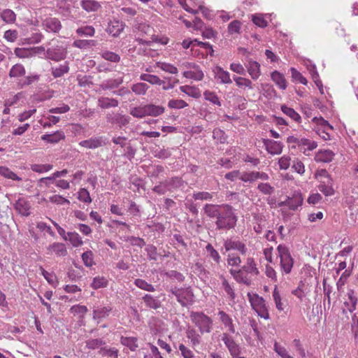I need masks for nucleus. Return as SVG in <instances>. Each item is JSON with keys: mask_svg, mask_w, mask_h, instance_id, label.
I'll return each instance as SVG.
<instances>
[{"mask_svg": "<svg viewBox=\"0 0 358 358\" xmlns=\"http://www.w3.org/2000/svg\"><path fill=\"white\" fill-rule=\"evenodd\" d=\"M204 213L210 218H216L217 230L234 229L238 220L234 208L229 204L215 205L207 203L203 207Z\"/></svg>", "mask_w": 358, "mask_h": 358, "instance_id": "f257e3e1", "label": "nucleus"}, {"mask_svg": "<svg viewBox=\"0 0 358 358\" xmlns=\"http://www.w3.org/2000/svg\"><path fill=\"white\" fill-rule=\"evenodd\" d=\"M229 273L238 283L250 286L252 276L258 275L259 271L255 259L252 257H248L243 266L238 269L231 268Z\"/></svg>", "mask_w": 358, "mask_h": 358, "instance_id": "f03ea898", "label": "nucleus"}, {"mask_svg": "<svg viewBox=\"0 0 358 358\" xmlns=\"http://www.w3.org/2000/svg\"><path fill=\"white\" fill-rule=\"evenodd\" d=\"M189 317L192 323L198 327L201 334L210 333L212 331L213 320L203 312L192 311Z\"/></svg>", "mask_w": 358, "mask_h": 358, "instance_id": "7ed1b4c3", "label": "nucleus"}, {"mask_svg": "<svg viewBox=\"0 0 358 358\" xmlns=\"http://www.w3.org/2000/svg\"><path fill=\"white\" fill-rule=\"evenodd\" d=\"M278 257L280 258V265L281 271L285 273H291L294 265V259L292 258L289 248L283 244H280L277 247Z\"/></svg>", "mask_w": 358, "mask_h": 358, "instance_id": "20e7f679", "label": "nucleus"}, {"mask_svg": "<svg viewBox=\"0 0 358 358\" xmlns=\"http://www.w3.org/2000/svg\"><path fill=\"white\" fill-rule=\"evenodd\" d=\"M247 296L252 309L255 310L258 316L265 320H268L269 313L265 300L257 294H251L248 292Z\"/></svg>", "mask_w": 358, "mask_h": 358, "instance_id": "39448f33", "label": "nucleus"}, {"mask_svg": "<svg viewBox=\"0 0 358 358\" xmlns=\"http://www.w3.org/2000/svg\"><path fill=\"white\" fill-rule=\"evenodd\" d=\"M183 185L182 180L179 177H173L161 182L153 187L152 190L158 194L163 195L167 192H172Z\"/></svg>", "mask_w": 358, "mask_h": 358, "instance_id": "423d86ee", "label": "nucleus"}, {"mask_svg": "<svg viewBox=\"0 0 358 358\" xmlns=\"http://www.w3.org/2000/svg\"><path fill=\"white\" fill-rule=\"evenodd\" d=\"M67 55L66 48L62 45H57L49 48L45 52L46 58L59 62L64 59Z\"/></svg>", "mask_w": 358, "mask_h": 358, "instance_id": "0eeeda50", "label": "nucleus"}, {"mask_svg": "<svg viewBox=\"0 0 358 358\" xmlns=\"http://www.w3.org/2000/svg\"><path fill=\"white\" fill-rule=\"evenodd\" d=\"M222 341L227 348L230 355L233 358L238 357L241 351L240 346L235 342L234 338L228 334L223 333L222 335Z\"/></svg>", "mask_w": 358, "mask_h": 358, "instance_id": "6e6552de", "label": "nucleus"}, {"mask_svg": "<svg viewBox=\"0 0 358 358\" xmlns=\"http://www.w3.org/2000/svg\"><path fill=\"white\" fill-rule=\"evenodd\" d=\"M106 121L112 124H117L120 127L129 124L131 117L120 113H108L106 115Z\"/></svg>", "mask_w": 358, "mask_h": 358, "instance_id": "1a4fd4ad", "label": "nucleus"}, {"mask_svg": "<svg viewBox=\"0 0 358 358\" xmlns=\"http://www.w3.org/2000/svg\"><path fill=\"white\" fill-rule=\"evenodd\" d=\"M224 247L227 252L230 250H237L241 255H245L248 249L246 245L240 241L227 238L224 242Z\"/></svg>", "mask_w": 358, "mask_h": 358, "instance_id": "9d476101", "label": "nucleus"}, {"mask_svg": "<svg viewBox=\"0 0 358 358\" xmlns=\"http://www.w3.org/2000/svg\"><path fill=\"white\" fill-rule=\"evenodd\" d=\"M194 293L190 287L181 288L180 292V298H178L177 301L183 307H187L192 305L194 302Z\"/></svg>", "mask_w": 358, "mask_h": 358, "instance_id": "9b49d317", "label": "nucleus"}, {"mask_svg": "<svg viewBox=\"0 0 358 358\" xmlns=\"http://www.w3.org/2000/svg\"><path fill=\"white\" fill-rule=\"evenodd\" d=\"M15 210L21 215L27 217L31 214V204L24 198H19L13 204Z\"/></svg>", "mask_w": 358, "mask_h": 358, "instance_id": "f8f14e48", "label": "nucleus"}, {"mask_svg": "<svg viewBox=\"0 0 358 358\" xmlns=\"http://www.w3.org/2000/svg\"><path fill=\"white\" fill-rule=\"evenodd\" d=\"M125 23L119 20L114 19L108 22L106 31L113 37H117L124 30Z\"/></svg>", "mask_w": 358, "mask_h": 358, "instance_id": "ddd939ff", "label": "nucleus"}, {"mask_svg": "<svg viewBox=\"0 0 358 358\" xmlns=\"http://www.w3.org/2000/svg\"><path fill=\"white\" fill-rule=\"evenodd\" d=\"M79 145L88 149H96L106 145V142L104 137L99 136L82 141L79 143Z\"/></svg>", "mask_w": 358, "mask_h": 358, "instance_id": "4468645a", "label": "nucleus"}, {"mask_svg": "<svg viewBox=\"0 0 358 358\" xmlns=\"http://www.w3.org/2000/svg\"><path fill=\"white\" fill-rule=\"evenodd\" d=\"M263 143L266 151L272 155H280L282 151L283 144L280 141L264 138Z\"/></svg>", "mask_w": 358, "mask_h": 358, "instance_id": "2eb2a0df", "label": "nucleus"}, {"mask_svg": "<svg viewBox=\"0 0 358 358\" xmlns=\"http://www.w3.org/2000/svg\"><path fill=\"white\" fill-rule=\"evenodd\" d=\"M317 147V143L316 141L306 138H301L298 145L300 151L306 156H309L310 152L315 150Z\"/></svg>", "mask_w": 358, "mask_h": 358, "instance_id": "dca6fc26", "label": "nucleus"}, {"mask_svg": "<svg viewBox=\"0 0 358 358\" xmlns=\"http://www.w3.org/2000/svg\"><path fill=\"white\" fill-rule=\"evenodd\" d=\"M335 157V153L330 150H320L315 155L314 159L316 162H331Z\"/></svg>", "mask_w": 358, "mask_h": 358, "instance_id": "f3484780", "label": "nucleus"}, {"mask_svg": "<svg viewBox=\"0 0 358 358\" xmlns=\"http://www.w3.org/2000/svg\"><path fill=\"white\" fill-rule=\"evenodd\" d=\"M43 25L46 30L54 33L59 32L62 26L59 19L56 17H48L43 22Z\"/></svg>", "mask_w": 358, "mask_h": 358, "instance_id": "a211bd4d", "label": "nucleus"}, {"mask_svg": "<svg viewBox=\"0 0 358 358\" xmlns=\"http://www.w3.org/2000/svg\"><path fill=\"white\" fill-rule=\"evenodd\" d=\"M147 308L157 310L162 306V302L159 296H154L152 294H146L142 297Z\"/></svg>", "mask_w": 358, "mask_h": 358, "instance_id": "6ab92c4d", "label": "nucleus"}, {"mask_svg": "<svg viewBox=\"0 0 358 358\" xmlns=\"http://www.w3.org/2000/svg\"><path fill=\"white\" fill-rule=\"evenodd\" d=\"M246 68L252 79L257 80L260 76V64L257 62L248 59Z\"/></svg>", "mask_w": 358, "mask_h": 358, "instance_id": "aec40b11", "label": "nucleus"}, {"mask_svg": "<svg viewBox=\"0 0 358 358\" xmlns=\"http://www.w3.org/2000/svg\"><path fill=\"white\" fill-rule=\"evenodd\" d=\"M213 72L215 75V78L217 80H220L221 83L231 84L232 83V80L230 78L229 73L227 71H224L222 67L215 66L213 69Z\"/></svg>", "mask_w": 358, "mask_h": 358, "instance_id": "412c9836", "label": "nucleus"}, {"mask_svg": "<svg viewBox=\"0 0 358 358\" xmlns=\"http://www.w3.org/2000/svg\"><path fill=\"white\" fill-rule=\"evenodd\" d=\"M318 189L327 196L334 195L335 191L333 188L332 178H328L327 180H320Z\"/></svg>", "mask_w": 358, "mask_h": 358, "instance_id": "4be33fe9", "label": "nucleus"}, {"mask_svg": "<svg viewBox=\"0 0 358 358\" xmlns=\"http://www.w3.org/2000/svg\"><path fill=\"white\" fill-rule=\"evenodd\" d=\"M217 315L221 322L224 325L225 328H227L230 333L234 334L236 329L231 317L223 310H220Z\"/></svg>", "mask_w": 358, "mask_h": 358, "instance_id": "5701e85b", "label": "nucleus"}, {"mask_svg": "<svg viewBox=\"0 0 358 358\" xmlns=\"http://www.w3.org/2000/svg\"><path fill=\"white\" fill-rule=\"evenodd\" d=\"M98 106L101 109H108L118 106L119 101L113 98L101 96L98 99Z\"/></svg>", "mask_w": 358, "mask_h": 358, "instance_id": "b1692460", "label": "nucleus"}, {"mask_svg": "<svg viewBox=\"0 0 358 358\" xmlns=\"http://www.w3.org/2000/svg\"><path fill=\"white\" fill-rule=\"evenodd\" d=\"M69 71V62H64L59 66L51 68V73L55 78H60Z\"/></svg>", "mask_w": 358, "mask_h": 358, "instance_id": "393cba45", "label": "nucleus"}, {"mask_svg": "<svg viewBox=\"0 0 358 358\" xmlns=\"http://www.w3.org/2000/svg\"><path fill=\"white\" fill-rule=\"evenodd\" d=\"M80 6L88 13L98 11L101 8V3L95 0H81Z\"/></svg>", "mask_w": 358, "mask_h": 358, "instance_id": "a878e982", "label": "nucleus"}, {"mask_svg": "<svg viewBox=\"0 0 358 358\" xmlns=\"http://www.w3.org/2000/svg\"><path fill=\"white\" fill-rule=\"evenodd\" d=\"M65 135L62 131H57L53 134H44L41 136V139L50 143H57L61 140L64 139Z\"/></svg>", "mask_w": 358, "mask_h": 358, "instance_id": "bb28decb", "label": "nucleus"}, {"mask_svg": "<svg viewBox=\"0 0 358 358\" xmlns=\"http://www.w3.org/2000/svg\"><path fill=\"white\" fill-rule=\"evenodd\" d=\"M123 83V78H117L115 79H108L105 80L99 85L102 90H113L117 88Z\"/></svg>", "mask_w": 358, "mask_h": 358, "instance_id": "cd10ccee", "label": "nucleus"}, {"mask_svg": "<svg viewBox=\"0 0 358 358\" xmlns=\"http://www.w3.org/2000/svg\"><path fill=\"white\" fill-rule=\"evenodd\" d=\"M165 108L162 106L155 104H146L145 112L146 116L157 117L164 113Z\"/></svg>", "mask_w": 358, "mask_h": 358, "instance_id": "c85d7f7f", "label": "nucleus"}, {"mask_svg": "<svg viewBox=\"0 0 358 358\" xmlns=\"http://www.w3.org/2000/svg\"><path fill=\"white\" fill-rule=\"evenodd\" d=\"M347 296L348 301L344 302V305L348 308V310L352 313L356 309L357 299L355 296V292L353 289H349L348 291Z\"/></svg>", "mask_w": 358, "mask_h": 358, "instance_id": "c756f323", "label": "nucleus"}, {"mask_svg": "<svg viewBox=\"0 0 358 358\" xmlns=\"http://www.w3.org/2000/svg\"><path fill=\"white\" fill-rule=\"evenodd\" d=\"M48 251L54 252L57 256H66L67 250L64 243H54L48 248Z\"/></svg>", "mask_w": 358, "mask_h": 358, "instance_id": "7c9ffc66", "label": "nucleus"}, {"mask_svg": "<svg viewBox=\"0 0 358 358\" xmlns=\"http://www.w3.org/2000/svg\"><path fill=\"white\" fill-rule=\"evenodd\" d=\"M288 207L290 210H295L303 203V198L300 194H294L292 197H287Z\"/></svg>", "mask_w": 358, "mask_h": 358, "instance_id": "2f4dec72", "label": "nucleus"}, {"mask_svg": "<svg viewBox=\"0 0 358 358\" xmlns=\"http://www.w3.org/2000/svg\"><path fill=\"white\" fill-rule=\"evenodd\" d=\"M271 79L282 90H285L287 87V83L285 79L284 76L278 72V71H275L271 73Z\"/></svg>", "mask_w": 358, "mask_h": 358, "instance_id": "473e14b6", "label": "nucleus"}, {"mask_svg": "<svg viewBox=\"0 0 358 358\" xmlns=\"http://www.w3.org/2000/svg\"><path fill=\"white\" fill-rule=\"evenodd\" d=\"M97 45L95 40L78 39L74 41L73 45L80 49H87Z\"/></svg>", "mask_w": 358, "mask_h": 358, "instance_id": "72a5a7b5", "label": "nucleus"}, {"mask_svg": "<svg viewBox=\"0 0 358 358\" xmlns=\"http://www.w3.org/2000/svg\"><path fill=\"white\" fill-rule=\"evenodd\" d=\"M1 19L7 24H13L16 20L15 13L10 9H4L0 14Z\"/></svg>", "mask_w": 358, "mask_h": 358, "instance_id": "f704fd0d", "label": "nucleus"}, {"mask_svg": "<svg viewBox=\"0 0 358 358\" xmlns=\"http://www.w3.org/2000/svg\"><path fill=\"white\" fill-rule=\"evenodd\" d=\"M187 338L190 340L193 347L196 346L201 343V336L196 332L194 329H188L186 332Z\"/></svg>", "mask_w": 358, "mask_h": 358, "instance_id": "c9c22d12", "label": "nucleus"}, {"mask_svg": "<svg viewBox=\"0 0 358 358\" xmlns=\"http://www.w3.org/2000/svg\"><path fill=\"white\" fill-rule=\"evenodd\" d=\"M183 76L186 78L193 79L194 80L200 81L203 80L204 75L200 68L194 71H185L183 72Z\"/></svg>", "mask_w": 358, "mask_h": 358, "instance_id": "e433bc0d", "label": "nucleus"}, {"mask_svg": "<svg viewBox=\"0 0 358 358\" xmlns=\"http://www.w3.org/2000/svg\"><path fill=\"white\" fill-rule=\"evenodd\" d=\"M140 79L152 85H162L164 84V81L155 75L143 73L140 76Z\"/></svg>", "mask_w": 358, "mask_h": 358, "instance_id": "4c0bfd02", "label": "nucleus"}, {"mask_svg": "<svg viewBox=\"0 0 358 358\" xmlns=\"http://www.w3.org/2000/svg\"><path fill=\"white\" fill-rule=\"evenodd\" d=\"M25 74V69L20 64H16L12 66L9 71V77L17 78L23 76Z\"/></svg>", "mask_w": 358, "mask_h": 358, "instance_id": "58836bf2", "label": "nucleus"}, {"mask_svg": "<svg viewBox=\"0 0 358 358\" xmlns=\"http://www.w3.org/2000/svg\"><path fill=\"white\" fill-rule=\"evenodd\" d=\"M120 343L129 348L131 351L136 350L138 348L137 338L136 337H124L120 338Z\"/></svg>", "mask_w": 358, "mask_h": 358, "instance_id": "ea45409f", "label": "nucleus"}, {"mask_svg": "<svg viewBox=\"0 0 358 358\" xmlns=\"http://www.w3.org/2000/svg\"><path fill=\"white\" fill-rule=\"evenodd\" d=\"M134 283L137 287H138L141 289L150 292H153L155 291L154 285H152L150 283H148L145 280L137 278L134 280Z\"/></svg>", "mask_w": 358, "mask_h": 358, "instance_id": "a19ab883", "label": "nucleus"}, {"mask_svg": "<svg viewBox=\"0 0 358 358\" xmlns=\"http://www.w3.org/2000/svg\"><path fill=\"white\" fill-rule=\"evenodd\" d=\"M110 311L111 308L110 307H97L93 310V317L94 319L104 318L109 315Z\"/></svg>", "mask_w": 358, "mask_h": 358, "instance_id": "79ce46f5", "label": "nucleus"}, {"mask_svg": "<svg viewBox=\"0 0 358 358\" xmlns=\"http://www.w3.org/2000/svg\"><path fill=\"white\" fill-rule=\"evenodd\" d=\"M281 110L284 114L289 117L291 119L294 120L295 122H299L301 120V116L299 114L296 112L293 108H289L285 105H282L281 106Z\"/></svg>", "mask_w": 358, "mask_h": 358, "instance_id": "37998d69", "label": "nucleus"}, {"mask_svg": "<svg viewBox=\"0 0 358 358\" xmlns=\"http://www.w3.org/2000/svg\"><path fill=\"white\" fill-rule=\"evenodd\" d=\"M0 176L13 180L20 181L22 178L17 176L14 172L5 166H0Z\"/></svg>", "mask_w": 358, "mask_h": 358, "instance_id": "c03bdc74", "label": "nucleus"}, {"mask_svg": "<svg viewBox=\"0 0 358 358\" xmlns=\"http://www.w3.org/2000/svg\"><path fill=\"white\" fill-rule=\"evenodd\" d=\"M15 55L19 58H29L33 57L31 48H16L14 50Z\"/></svg>", "mask_w": 358, "mask_h": 358, "instance_id": "a18cd8bd", "label": "nucleus"}, {"mask_svg": "<svg viewBox=\"0 0 358 358\" xmlns=\"http://www.w3.org/2000/svg\"><path fill=\"white\" fill-rule=\"evenodd\" d=\"M213 138L217 143H225L227 142V136L223 130L216 128L213 131Z\"/></svg>", "mask_w": 358, "mask_h": 358, "instance_id": "49530a36", "label": "nucleus"}, {"mask_svg": "<svg viewBox=\"0 0 358 358\" xmlns=\"http://www.w3.org/2000/svg\"><path fill=\"white\" fill-rule=\"evenodd\" d=\"M149 86L144 83H138L131 86V90L136 94L144 95L146 94Z\"/></svg>", "mask_w": 358, "mask_h": 358, "instance_id": "de8ad7c7", "label": "nucleus"}, {"mask_svg": "<svg viewBox=\"0 0 358 358\" xmlns=\"http://www.w3.org/2000/svg\"><path fill=\"white\" fill-rule=\"evenodd\" d=\"M67 241H69L73 247H78L83 245V241L80 235L76 232H68Z\"/></svg>", "mask_w": 358, "mask_h": 358, "instance_id": "09e8293b", "label": "nucleus"}, {"mask_svg": "<svg viewBox=\"0 0 358 358\" xmlns=\"http://www.w3.org/2000/svg\"><path fill=\"white\" fill-rule=\"evenodd\" d=\"M257 171L243 172L240 176V180L245 182L252 183L257 180Z\"/></svg>", "mask_w": 358, "mask_h": 358, "instance_id": "8fccbe9b", "label": "nucleus"}, {"mask_svg": "<svg viewBox=\"0 0 358 358\" xmlns=\"http://www.w3.org/2000/svg\"><path fill=\"white\" fill-rule=\"evenodd\" d=\"M53 168V166L52 164H34L31 165V171L38 173H46L50 170H52Z\"/></svg>", "mask_w": 358, "mask_h": 358, "instance_id": "3c124183", "label": "nucleus"}, {"mask_svg": "<svg viewBox=\"0 0 358 358\" xmlns=\"http://www.w3.org/2000/svg\"><path fill=\"white\" fill-rule=\"evenodd\" d=\"M220 278L222 280V285L225 292L229 296L230 299L234 300L236 298V294L233 287L229 285L227 280L222 275Z\"/></svg>", "mask_w": 358, "mask_h": 358, "instance_id": "603ef678", "label": "nucleus"}, {"mask_svg": "<svg viewBox=\"0 0 358 358\" xmlns=\"http://www.w3.org/2000/svg\"><path fill=\"white\" fill-rule=\"evenodd\" d=\"M99 353L103 357L117 358L118 350L115 348H101Z\"/></svg>", "mask_w": 358, "mask_h": 358, "instance_id": "864d4df0", "label": "nucleus"}, {"mask_svg": "<svg viewBox=\"0 0 358 358\" xmlns=\"http://www.w3.org/2000/svg\"><path fill=\"white\" fill-rule=\"evenodd\" d=\"M157 66L159 67L162 71L171 73L176 74L178 73V69L173 66V64L166 63V62H157Z\"/></svg>", "mask_w": 358, "mask_h": 358, "instance_id": "5fc2aeb1", "label": "nucleus"}, {"mask_svg": "<svg viewBox=\"0 0 358 358\" xmlns=\"http://www.w3.org/2000/svg\"><path fill=\"white\" fill-rule=\"evenodd\" d=\"M203 96L206 100L210 103L218 106H221V102L220 101L217 95L214 92L206 90L203 92Z\"/></svg>", "mask_w": 358, "mask_h": 358, "instance_id": "6e6d98bb", "label": "nucleus"}, {"mask_svg": "<svg viewBox=\"0 0 358 358\" xmlns=\"http://www.w3.org/2000/svg\"><path fill=\"white\" fill-rule=\"evenodd\" d=\"M76 33L80 36H93L95 34V29L92 26H85L77 29Z\"/></svg>", "mask_w": 358, "mask_h": 358, "instance_id": "4d7b16f0", "label": "nucleus"}, {"mask_svg": "<svg viewBox=\"0 0 358 358\" xmlns=\"http://www.w3.org/2000/svg\"><path fill=\"white\" fill-rule=\"evenodd\" d=\"M106 344V342L100 338L90 339L86 341V347L90 350H95Z\"/></svg>", "mask_w": 358, "mask_h": 358, "instance_id": "13d9d810", "label": "nucleus"}, {"mask_svg": "<svg viewBox=\"0 0 358 358\" xmlns=\"http://www.w3.org/2000/svg\"><path fill=\"white\" fill-rule=\"evenodd\" d=\"M180 90L181 92L185 93L186 94L192 97L199 98L200 96L199 92H198L194 87L183 85L180 87Z\"/></svg>", "mask_w": 358, "mask_h": 358, "instance_id": "bf43d9fd", "label": "nucleus"}, {"mask_svg": "<svg viewBox=\"0 0 358 358\" xmlns=\"http://www.w3.org/2000/svg\"><path fill=\"white\" fill-rule=\"evenodd\" d=\"M234 80L235 81L236 84L239 87H248L249 89L253 88L252 83L250 80L243 78V77H234Z\"/></svg>", "mask_w": 358, "mask_h": 358, "instance_id": "052dcab7", "label": "nucleus"}, {"mask_svg": "<svg viewBox=\"0 0 358 358\" xmlns=\"http://www.w3.org/2000/svg\"><path fill=\"white\" fill-rule=\"evenodd\" d=\"M258 190L265 195H271L274 192V187L267 182H261L257 186Z\"/></svg>", "mask_w": 358, "mask_h": 358, "instance_id": "680f3d73", "label": "nucleus"}, {"mask_svg": "<svg viewBox=\"0 0 358 358\" xmlns=\"http://www.w3.org/2000/svg\"><path fill=\"white\" fill-rule=\"evenodd\" d=\"M194 272L198 275V276L200 278L209 277V274H210L209 271H208L201 263L196 262L194 264Z\"/></svg>", "mask_w": 358, "mask_h": 358, "instance_id": "e2e57ef3", "label": "nucleus"}, {"mask_svg": "<svg viewBox=\"0 0 358 358\" xmlns=\"http://www.w3.org/2000/svg\"><path fill=\"white\" fill-rule=\"evenodd\" d=\"M188 106L187 103L182 99H171L168 102V106L170 108L182 109Z\"/></svg>", "mask_w": 358, "mask_h": 358, "instance_id": "0e129e2a", "label": "nucleus"}, {"mask_svg": "<svg viewBox=\"0 0 358 358\" xmlns=\"http://www.w3.org/2000/svg\"><path fill=\"white\" fill-rule=\"evenodd\" d=\"M107 285L108 280L105 278L97 276L93 279L91 286L93 289H97L101 287H106Z\"/></svg>", "mask_w": 358, "mask_h": 358, "instance_id": "69168bd1", "label": "nucleus"}, {"mask_svg": "<svg viewBox=\"0 0 358 358\" xmlns=\"http://www.w3.org/2000/svg\"><path fill=\"white\" fill-rule=\"evenodd\" d=\"M82 259L87 267H91L94 264V255L91 250H88L82 255Z\"/></svg>", "mask_w": 358, "mask_h": 358, "instance_id": "338daca9", "label": "nucleus"}, {"mask_svg": "<svg viewBox=\"0 0 358 358\" xmlns=\"http://www.w3.org/2000/svg\"><path fill=\"white\" fill-rule=\"evenodd\" d=\"M274 350L281 358H293L292 356L289 355L287 350L277 342L274 343Z\"/></svg>", "mask_w": 358, "mask_h": 358, "instance_id": "774afa93", "label": "nucleus"}]
</instances>
